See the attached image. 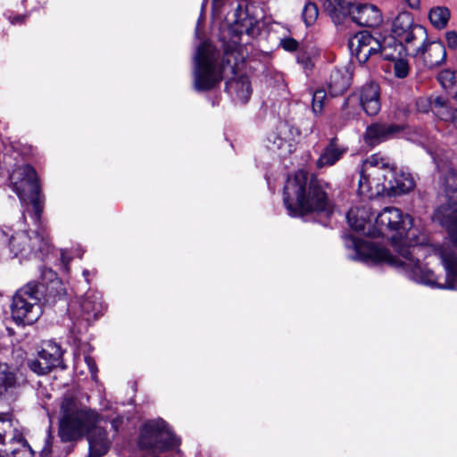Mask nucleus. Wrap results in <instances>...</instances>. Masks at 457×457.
Segmentation results:
<instances>
[{"label": "nucleus", "mask_w": 457, "mask_h": 457, "mask_svg": "<svg viewBox=\"0 0 457 457\" xmlns=\"http://www.w3.org/2000/svg\"><path fill=\"white\" fill-rule=\"evenodd\" d=\"M411 227L412 218L409 214H403L396 207L384 208L375 220L376 236L390 239L398 255L394 256L387 249L372 244L359 245L354 241L355 256L353 259L385 262L395 268H402L406 271V266L402 263V261L410 263V259L420 257L424 252L421 245H406V237Z\"/></svg>", "instance_id": "obj_1"}, {"label": "nucleus", "mask_w": 457, "mask_h": 457, "mask_svg": "<svg viewBox=\"0 0 457 457\" xmlns=\"http://www.w3.org/2000/svg\"><path fill=\"white\" fill-rule=\"evenodd\" d=\"M102 417L87 407L82 406L76 399L65 396L61 403L59 434L62 441L70 442L87 435L89 457L105 454L111 441L104 428L99 426Z\"/></svg>", "instance_id": "obj_2"}, {"label": "nucleus", "mask_w": 457, "mask_h": 457, "mask_svg": "<svg viewBox=\"0 0 457 457\" xmlns=\"http://www.w3.org/2000/svg\"><path fill=\"white\" fill-rule=\"evenodd\" d=\"M410 174L396 172L395 167L379 154L367 158L360 171L359 192L370 198L406 194L414 188Z\"/></svg>", "instance_id": "obj_3"}, {"label": "nucleus", "mask_w": 457, "mask_h": 457, "mask_svg": "<svg viewBox=\"0 0 457 457\" xmlns=\"http://www.w3.org/2000/svg\"><path fill=\"white\" fill-rule=\"evenodd\" d=\"M284 203L291 215H303L312 212H331L326 192L319 180L306 171L297 170L289 176L284 187Z\"/></svg>", "instance_id": "obj_4"}, {"label": "nucleus", "mask_w": 457, "mask_h": 457, "mask_svg": "<svg viewBox=\"0 0 457 457\" xmlns=\"http://www.w3.org/2000/svg\"><path fill=\"white\" fill-rule=\"evenodd\" d=\"M235 73L230 54L220 61L219 52L209 43H202L195 56L194 87L196 91L211 90L220 84L227 72Z\"/></svg>", "instance_id": "obj_5"}, {"label": "nucleus", "mask_w": 457, "mask_h": 457, "mask_svg": "<svg viewBox=\"0 0 457 457\" xmlns=\"http://www.w3.org/2000/svg\"><path fill=\"white\" fill-rule=\"evenodd\" d=\"M436 253L440 257L446 271L445 284L438 283L434 272L420 264V257L410 259V263L403 261L402 263L406 266L408 276L417 283L457 290V256L454 251L449 245H444L436 250Z\"/></svg>", "instance_id": "obj_6"}, {"label": "nucleus", "mask_w": 457, "mask_h": 457, "mask_svg": "<svg viewBox=\"0 0 457 457\" xmlns=\"http://www.w3.org/2000/svg\"><path fill=\"white\" fill-rule=\"evenodd\" d=\"M0 240L6 244L13 257L30 259L48 253L50 243L44 231L21 230L11 233V228L0 227Z\"/></svg>", "instance_id": "obj_7"}, {"label": "nucleus", "mask_w": 457, "mask_h": 457, "mask_svg": "<svg viewBox=\"0 0 457 457\" xmlns=\"http://www.w3.org/2000/svg\"><path fill=\"white\" fill-rule=\"evenodd\" d=\"M444 202L438 206L433 219L457 241V173L447 169L440 178Z\"/></svg>", "instance_id": "obj_8"}, {"label": "nucleus", "mask_w": 457, "mask_h": 457, "mask_svg": "<svg viewBox=\"0 0 457 457\" xmlns=\"http://www.w3.org/2000/svg\"><path fill=\"white\" fill-rule=\"evenodd\" d=\"M9 179L20 200L32 205L35 219L39 220L43 211V201L36 170L29 165L20 166L12 170Z\"/></svg>", "instance_id": "obj_9"}, {"label": "nucleus", "mask_w": 457, "mask_h": 457, "mask_svg": "<svg viewBox=\"0 0 457 457\" xmlns=\"http://www.w3.org/2000/svg\"><path fill=\"white\" fill-rule=\"evenodd\" d=\"M41 293L35 283H28L12 297L11 313L16 324L31 325L41 316Z\"/></svg>", "instance_id": "obj_10"}, {"label": "nucleus", "mask_w": 457, "mask_h": 457, "mask_svg": "<svg viewBox=\"0 0 457 457\" xmlns=\"http://www.w3.org/2000/svg\"><path fill=\"white\" fill-rule=\"evenodd\" d=\"M178 438L168 428L163 420H155L146 422L139 438V445L142 448L154 451H164L179 445Z\"/></svg>", "instance_id": "obj_11"}, {"label": "nucleus", "mask_w": 457, "mask_h": 457, "mask_svg": "<svg viewBox=\"0 0 457 457\" xmlns=\"http://www.w3.org/2000/svg\"><path fill=\"white\" fill-rule=\"evenodd\" d=\"M34 453L23 435L10 420H0V457H33Z\"/></svg>", "instance_id": "obj_12"}, {"label": "nucleus", "mask_w": 457, "mask_h": 457, "mask_svg": "<svg viewBox=\"0 0 457 457\" xmlns=\"http://www.w3.org/2000/svg\"><path fill=\"white\" fill-rule=\"evenodd\" d=\"M349 49L360 63H365L372 56L381 55L386 60H394L393 54L387 53V49L382 46L380 41L368 31L355 34L348 43Z\"/></svg>", "instance_id": "obj_13"}, {"label": "nucleus", "mask_w": 457, "mask_h": 457, "mask_svg": "<svg viewBox=\"0 0 457 457\" xmlns=\"http://www.w3.org/2000/svg\"><path fill=\"white\" fill-rule=\"evenodd\" d=\"M392 32L400 42L406 44V48L411 50L415 42L422 43L426 37V30L422 26L413 23L411 13L403 12L399 13L393 21Z\"/></svg>", "instance_id": "obj_14"}, {"label": "nucleus", "mask_w": 457, "mask_h": 457, "mask_svg": "<svg viewBox=\"0 0 457 457\" xmlns=\"http://www.w3.org/2000/svg\"><path fill=\"white\" fill-rule=\"evenodd\" d=\"M299 130L287 121H280L275 130L268 136V142L272 150L281 151L282 154H290L295 149V141Z\"/></svg>", "instance_id": "obj_15"}, {"label": "nucleus", "mask_w": 457, "mask_h": 457, "mask_svg": "<svg viewBox=\"0 0 457 457\" xmlns=\"http://www.w3.org/2000/svg\"><path fill=\"white\" fill-rule=\"evenodd\" d=\"M347 15H350L353 22L362 27H378L382 22V13L373 4H352Z\"/></svg>", "instance_id": "obj_16"}, {"label": "nucleus", "mask_w": 457, "mask_h": 457, "mask_svg": "<svg viewBox=\"0 0 457 457\" xmlns=\"http://www.w3.org/2000/svg\"><path fill=\"white\" fill-rule=\"evenodd\" d=\"M413 52L415 56L420 57L425 65L429 68L443 63L446 58V51L445 46L441 42L433 41L421 46H415L410 50Z\"/></svg>", "instance_id": "obj_17"}, {"label": "nucleus", "mask_w": 457, "mask_h": 457, "mask_svg": "<svg viewBox=\"0 0 457 457\" xmlns=\"http://www.w3.org/2000/svg\"><path fill=\"white\" fill-rule=\"evenodd\" d=\"M82 319L89 323L96 320L104 311L101 295L94 291H88L77 303Z\"/></svg>", "instance_id": "obj_18"}, {"label": "nucleus", "mask_w": 457, "mask_h": 457, "mask_svg": "<svg viewBox=\"0 0 457 457\" xmlns=\"http://www.w3.org/2000/svg\"><path fill=\"white\" fill-rule=\"evenodd\" d=\"M350 227L370 237H376L374 227L370 226V212L367 206L352 208L347 213Z\"/></svg>", "instance_id": "obj_19"}, {"label": "nucleus", "mask_w": 457, "mask_h": 457, "mask_svg": "<svg viewBox=\"0 0 457 457\" xmlns=\"http://www.w3.org/2000/svg\"><path fill=\"white\" fill-rule=\"evenodd\" d=\"M360 103L368 115L373 116L378 113L381 104L378 84L371 82L362 87L360 93Z\"/></svg>", "instance_id": "obj_20"}, {"label": "nucleus", "mask_w": 457, "mask_h": 457, "mask_svg": "<svg viewBox=\"0 0 457 457\" xmlns=\"http://www.w3.org/2000/svg\"><path fill=\"white\" fill-rule=\"evenodd\" d=\"M401 130L402 128L397 125L375 123L367 128L364 137L368 144L376 145Z\"/></svg>", "instance_id": "obj_21"}, {"label": "nucleus", "mask_w": 457, "mask_h": 457, "mask_svg": "<svg viewBox=\"0 0 457 457\" xmlns=\"http://www.w3.org/2000/svg\"><path fill=\"white\" fill-rule=\"evenodd\" d=\"M346 153V148L338 144L337 137L330 139L329 143L324 147L316 165L318 168H324L334 165Z\"/></svg>", "instance_id": "obj_22"}, {"label": "nucleus", "mask_w": 457, "mask_h": 457, "mask_svg": "<svg viewBox=\"0 0 457 457\" xmlns=\"http://www.w3.org/2000/svg\"><path fill=\"white\" fill-rule=\"evenodd\" d=\"M351 73L346 67L336 68L330 74L328 90L332 96L344 94L349 87Z\"/></svg>", "instance_id": "obj_23"}, {"label": "nucleus", "mask_w": 457, "mask_h": 457, "mask_svg": "<svg viewBox=\"0 0 457 457\" xmlns=\"http://www.w3.org/2000/svg\"><path fill=\"white\" fill-rule=\"evenodd\" d=\"M20 386L15 372L6 363H0V399L12 395Z\"/></svg>", "instance_id": "obj_24"}, {"label": "nucleus", "mask_w": 457, "mask_h": 457, "mask_svg": "<svg viewBox=\"0 0 457 457\" xmlns=\"http://www.w3.org/2000/svg\"><path fill=\"white\" fill-rule=\"evenodd\" d=\"M324 10L335 22H339L347 15L352 4L351 0H320Z\"/></svg>", "instance_id": "obj_25"}, {"label": "nucleus", "mask_w": 457, "mask_h": 457, "mask_svg": "<svg viewBox=\"0 0 457 457\" xmlns=\"http://www.w3.org/2000/svg\"><path fill=\"white\" fill-rule=\"evenodd\" d=\"M226 89L228 92H235L237 98L243 104H245L252 94L251 83L247 77L242 76L236 80L226 82Z\"/></svg>", "instance_id": "obj_26"}, {"label": "nucleus", "mask_w": 457, "mask_h": 457, "mask_svg": "<svg viewBox=\"0 0 457 457\" xmlns=\"http://www.w3.org/2000/svg\"><path fill=\"white\" fill-rule=\"evenodd\" d=\"M433 112L437 117L445 121H451L457 128V108L452 110L448 101L444 97H436L431 100Z\"/></svg>", "instance_id": "obj_27"}, {"label": "nucleus", "mask_w": 457, "mask_h": 457, "mask_svg": "<svg viewBox=\"0 0 457 457\" xmlns=\"http://www.w3.org/2000/svg\"><path fill=\"white\" fill-rule=\"evenodd\" d=\"M436 79L448 95L457 98V71L444 70L438 73Z\"/></svg>", "instance_id": "obj_28"}, {"label": "nucleus", "mask_w": 457, "mask_h": 457, "mask_svg": "<svg viewBox=\"0 0 457 457\" xmlns=\"http://www.w3.org/2000/svg\"><path fill=\"white\" fill-rule=\"evenodd\" d=\"M451 17V12L446 6H434L429 10L428 19L431 24L439 29H445Z\"/></svg>", "instance_id": "obj_29"}, {"label": "nucleus", "mask_w": 457, "mask_h": 457, "mask_svg": "<svg viewBox=\"0 0 457 457\" xmlns=\"http://www.w3.org/2000/svg\"><path fill=\"white\" fill-rule=\"evenodd\" d=\"M38 354L42 359H46L47 362H53L54 368L60 366L62 363V353L61 347L54 342L46 343Z\"/></svg>", "instance_id": "obj_30"}, {"label": "nucleus", "mask_w": 457, "mask_h": 457, "mask_svg": "<svg viewBox=\"0 0 457 457\" xmlns=\"http://www.w3.org/2000/svg\"><path fill=\"white\" fill-rule=\"evenodd\" d=\"M29 368L37 375H45L50 372L54 367L53 362H47L46 359H42L38 354L36 359L28 361Z\"/></svg>", "instance_id": "obj_31"}, {"label": "nucleus", "mask_w": 457, "mask_h": 457, "mask_svg": "<svg viewBox=\"0 0 457 457\" xmlns=\"http://www.w3.org/2000/svg\"><path fill=\"white\" fill-rule=\"evenodd\" d=\"M319 10L317 5L312 2H306L302 12L303 21L307 27L312 26L317 21Z\"/></svg>", "instance_id": "obj_32"}, {"label": "nucleus", "mask_w": 457, "mask_h": 457, "mask_svg": "<svg viewBox=\"0 0 457 457\" xmlns=\"http://www.w3.org/2000/svg\"><path fill=\"white\" fill-rule=\"evenodd\" d=\"M327 98L325 90H316L312 95V111L316 114H320L323 109L324 102Z\"/></svg>", "instance_id": "obj_33"}, {"label": "nucleus", "mask_w": 457, "mask_h": 457, "mask_svg": "<svg viewBox=\"0 0 457 457\" xmlns=\"http://www.w3.org/2000/svg\"><path fill=\"white\" fill-rule=\"evenodd\" d=\"M395 56V59L393 61L395 62V74L397 78L403 79L405 78L409 73V65L406 61L403 59H396V56Z\"/></svg>", "instance_id": "obj_34"}, {"label": "nucleus", "mask_w": 457, "mask_h": 457, "mask_svg": "<svg viewBox=\"0 0 457 457\" xmlns=\"http://www.w3.org/2000/svg\"><path fill=\"white\" fill-rule=\"evenodd\" d=\"M436 97V96H430L428 99H419L416 104L418 110L422 112H427L428 110L433 112L431 100Z\"/></svg>", "instance_id": "obj_35"}, {"label": "nucleus", "mask_w": 457, "mask_h": 457, "mask_svg": "<svg viewBox=\"0 0 457 457\" xmlns=\"http://www.w3.org/2000/svg\"><path fill=\"white\" fill-rule=\"evenodd\" d=\"M281 46L285 50L293 52L297 49L298 42L292 37H287L281 40Z\"/></svg>", "instance_id": "obj_36"}, {"label": "nucleus", "mask_w": 457, "mask_h": 457, "mask_svg": "<svg viewBox=\"0 0 457 457\" xmlns=\"http://www.w3.org/2000/svg\"><path fill=\"white\" fill-rule=\"evenodd\" d=\"M297 62L301 63L304 69H311L313 66L311 56L302 51L297 55Z\"/></svg>", "instance_id": "obj_37"}, {"label": "nucleus", "mask_w": 457, "mask_h": 457, "mask_svg": "<svg viewBox=\"0 0 457 457\" xmlns=\"http://www.w3.org/2000/svg\"><path fill=\"white\" fill-rule=\"evenodd\" d=\"M445 39L447 46L451 49H455L457 47V32L451 30L445 33Z\"/></svg>", "instance_id": "obj_38"}, {"label": "nucleus", "mask_w": 457, "mask_h": 457, "mask_svg": "<svg viewBox=\"0 0 457 457\" xmlns=\"http://www.w3.org/2000/svg\"><path fill=\"white\" fill-rule=\"evenodd\" d=\"M51 446H52L51 436H47L46 438V445L42 448V450L40 452L41 457L49 456V454L51 453Z\"/></svg>", "instance_id": "obj_39"}, {"label": "nucleus", "mask_w": 457, "mask_h": 457, "mask_svg": "<svg viewBox=\"0 0 457 457\" xmlns=\"http://www.w3.org/2000/svg\"><path fill=\"white\" fill-rule=\"evenodd\" d=\"M123 423H124L123 417L122 416H117L111 422L112 428L113 429L114 432H118L120 430V427L123 425Z\"/></svg>", "instance_id": "obj_40"}, {"label": "nucleus", "mask_w": 457, "mask_h": 457, "mask_svg": "<svg viewBox=\"0 0 457 457\" xmlns=\"http://www.w3.org/2000/svg\"><path fill=\"white\" fill-rule=\"evenodd\" d=\"M42 277L44 279L54 281L56 278V273L51 269H46L42 272Z\"/></svg>", "instance_id": "obj_41"}, {"label": "nucleus", "mask_w": 457, "mask_h": 457, "mask_svg": "<svg viewBox=\"0 0 457 457\" xmlns=\"http://www.w3.org/2000/svg\"><path fill=\"white\" fill-rule=\"evenodd\" d=\"M411 8L418 9L420 5V0H403Z\"/></svg>", "instance_id": "obj_42"}, {"label": "nucleus", "mask_w": 457, "mask_h": 457, "mask_svg": "<svg viewBox=\"0 0 457 457\" xmlns=\"http://www.w3.org/2000/svg\"><path fill=\"white\" fill-rule=\"evenodd\" d=\"M86 361L87 362L91 372L94 373L96 367L95 364H91V359L89 357H86Z\"/></svg>", "instance_id": "obj_43"}, {"label": "nucleus", "mask_w": 457, "mask_h": 457, "mask_svg": "<svg viewBox=\"0 0 457 457\" xmlns=\"http://www.w3.org/2000/svg\"><path fill=\"white\" fill-rule=\"evenodd\" d=\"M447 236H448V238H449L450 242H451V243H452L455 247H457V241H456V240H454V239L451 237V235H450V234H448V233H447Z\"/></svg>", "instance_id": "obj_44"}, {"label": "nucleus", "mask_w": 457, "mask_h": 457, "mask_svg": "<svg viewBox=\"0 0 457 457\" xmlns=\"http://www.w3.org/2000/svg\"><path fill=\"white\" fill-rule=\"evenodd\" d=\"M88 273H89V272H88L87 270H84V271H83V275H84V277H87V276H88Z\"/></svg>", "instance_id": "obj_45"}, {"label": "nucleus", "mask_w": 457, "mask_h": 457, "mask_svg": "<svg viewBox=\"0 0 457 457\" xmlns=\"http://www.w3.org/2000/svg\"><path fill=\"white\" fill-rule=\"evenodd\" d=\"M16 20L20 21H21V18L18 17V18H16Z\"/></svg>", "instance_id": "obj_46"}]
</instances>
